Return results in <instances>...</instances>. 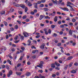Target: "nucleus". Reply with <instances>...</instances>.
<instances>
[{"mask_svg": "<svg viewBox=\"0 0 78 78\" xmlns=\"http://www.w3.org/2000/svg\"><path fill=\"white\" fill-rule=\"evenodd\" d=\"M27 65H30L31 64V63L30 62H28L27 63Z\"/></svg>", "mask_w": 78, "mask_h": 78, "instance_id": "nucleus-63", "label": "nucleus"}, {"mask_svg": "<svg viewBox=\"0 0 78 78\" xmlns=\"http://www.w3.org/2000/svg\"><path fill=\"white\" fill-rule=\"evenodd\" d=\"M74 65L75 66H77L78 65V63L77 62H76L75 63Z\"/></svg>", "mask_w": 78, "mask_h": 78, "instance_id": "nucleus-47", "label": "nucleus"}, {"mask_svg": "<svg viewBox=\"0 0 78 78\" xmlns=\"http://www.w3.org/2000/svg\"><path fill=\"white\" fill-rule=\"evenodd\" d=\"M14 28L15 29H18L19 28V27H18V25H16L15 26Z\"/></svg>", "mask_w": 78, "mask_h": 78, "instance_id": "nucleus-31", "label": "nucleus"}, {"mask_svg": "<svg viewBox=\"0 0 78 78\" xmlns=\"http://www.w3.org/2000/svg\"><path fill=\"white\" fill-rule=\"evenodd\" d=\"M73 58V57L72 56H70L68 58V60H71Z\"/></svg>", "mask_w": 78, "mask_h": 78, "instance_id": "nucleus-25", "label": "nucleus"}, {"mask_svg": "<svg viewBox=\"0 0 78 78\" xmlns=\"http://www.w3.org/2000/svg\"><path fill=\"white\" fill-rule=\"evenodd\" d=\"M20 39H22V40H23V39H24V36H21Z\"/></svg>", "mask_w": 78, "mask_h": 78, "instance_id": "nucleus-35", "label": "nucleus"}, {"mask_svg": "<svg viewBox=\"0 0 78 78\" xmlns=\"http://www.w3.org/2000/svg\"><path fill=\"white\" fill-rule=\"evenodd\" d=\"M44 46H45V43H43L41 45L40 48H41V49H44Z\"/></svg>", "mask_w": 78, "mask_h": 78, "instance_id": "nucleus-5", "label": "nucleus"}, {"mask_svg": "<svg viewBox=\"0 0 78 78\" xmlns=\"http://www.w3.org/2000/svg\"><path fill=\"white\" fill-rule=\"evenodd\" d=\"M56 36H58V35L54 33L53 35V37H56Z\"/></svg>", "mask_w": 78, "mask_h": 78, "instance_id": "nucleus-20", "label": "nucleus"}, {"mask_svg": "<svg viewBox=\"0 0 78 78\" xmlns=\"http://www.w3.org/2000/svg\"><path fill=\"white\" fill-rule=\"evenodd\" d=\"M34 7L35 9H37V3H34Z\"/></svg>", "mask_w": 78, "mask_h": 78, "instance_id": "nucleus-4", "label": "nucleus"}, {"mask_svg": "<svg viewBox=\"0 0 78 78\" xmlns=\"http://www.w3.org/2000/svg\"><path fill=\"white\" fill-rule=\"evenodd\" d=\"M55 64L57 67H59V66H61V64H60L57 63V62H55Z\"/></svg>", "mask_w": 78, "mask_h": 78, "instance_id": "nucleus-10", "label": "nucleus"}, {"mask_svg": "<svg viewBox=\"0 0 78 78\" xmlns=\"http://www.w3.org/2000/svg\"><path fill=\"white\" fill-rule=\"evenodd\" d=\"M55 69H56V70H59V69H60V68L58 67H56Z\"/></svg>", "mask_w": 78, "mask_h": 78, "instance_id": "nucleus-37", "label": "nucleus"}, {"mask_svg": "<svg viewBox=\"0 0 78 78\" xmlns=\"http://www.w3.org/2000/svg\"><path fill=\"white\" fill-rule=\"evenodd\" d=\"M72 64H73V62H71L70 64L69 65V67H71L72 66Z\"/></svg>", "mask_w": 78, "mask_h": 78, "instance_id": "nucleus-43", "label": "nucleus"}, {"mask_svg": "<svg viewBox=\"0 0 78 78\" xmlns=\"http://www.w3.org/2000/svg\"><path fill=\"white\" fill-rule=\"evenodd\" d=\"M21 48L23 51L25 49V47H21Z\"/></svg>", "mask_w": 78, "mask_h": 78, "instance_id": "nucleus-36", "label": "nucleus"}, {"mask_svg": "<svg viewBox=\"0 0 78 78\" xmlns=\"http://www.w3.org/2000/svg\"><path fill=\"white\" fill-rule=\"evenodd\" d=\"M10 30H11V31H14V28H13V27L10 28Z\"/></svg>", "mask_w": 78, "mask_h": 78, "instance_id": "nucleus-45", "label": "nucleus"}, {"mask_svg": "<svg viewBox=\"0 0 78 78\" xmlns=\"http://www.w3.org/2000/svg\"><path fill=\"white\" fill-rule=\"evenodd\" d=\"M68 66H69V65H67L65 66L64 68V69L65 70H67V69L68 68Z\"/></svg>", "mask_w": 78, "mask_h": 78, "instance_id": "nucleus-23", "label": "nucleus"}, {"mask_svg": "<svg viewBox=\"0 0 78 78\" xmlns=\"http://www.w3.org/2000/svg\"><path fill=\"white\" fill-rule=\"evenodd\" d=\"M37 10L36 9H34V13H36V12H37Z\"/></svg>", "mask_w": 78, "mask_h": 78, "instance_id": "nucleus-44", "label": "nucleus"}, {"mask_svg": "<svg viewBox=\"0 0 78 78\" xmlns=\"http://www.w3.org/2000/svg\"><path fill=\"white\" fill-rule=\"evenodd\" d=\"M41 1L42 3H45L46 2V0H41Z\"/></svg>", "mask_w": 78, "mask_h": 78, "instance_id": "nucleus-48", "label": "nucleus"}, {"mask_svg": "<svg viewBox=\"0 0 78 78\" xmlns=\"http://www.w3.org/2000/svg\"><path fill=\"white\" fill-rule=\"evenodd\" d=\"M20 41V40H18V41H15L14 42L15 44H17L18 42H19Z\"/></svg>", "mask_w": 78, "mask_h": 78, "instance_id": "nucleus-38", "label": "nucleus"}, {"mask_svg": "<svg viewBox=\"0 0 78 78\" xmlns=\"http://www.w3.org/2000/svg\"><path fill=\"white\" fill-rule=\"evenodd\" d=\"M14 11V9H12V8H11L10 10V12H12Z\"/></svg>", "mask_w": 78, "mask_h": 78, "instance_id": "nucleus-40", "label": "nucleus"}, {"mask_svg": "<svg viewBox=\"0 0 78 78\" xmlns=\"http://www.w3.org/2000/svg\"><path fill=\"white\" fill-rule=\"evenodd\" d=\"M57 14H59V15L61 14V13L59 12H57Z\"/></svg>", "mask_w": 78, "mask_h": 78, "instance_id": "nucleus-49", "label": "nucleus"}, {"mask_svg": "<svg viewBox=\"0 0 78 78\" xmlns=\"http://www.w3.org/2000/svg\"><path fill=\"white\" fill-rule=\"evenodd\" d=\"M45 19H50V17L47 16L45 17Z\"/></svg>", "mask_w": 78, "mask_h": 78, "instance_id": "nucleus-29", "label": "nucleus"}, {"mask_svg": "<svg viewBox=\"0 0 78 78\" xmlns=\"http://www.w3.org/2000/svg\"><path fill=\"white\" fill-rule=\"evenodd\" d=\"M43 6H44V4H41L39 6V7H40L41 8L43 7Z\"/></svg>", "mask_w": 78, "mask_h": 78, "instance_id": "nucleus-39", "label": "nucleus"}, {"mask_svg": "<svg viewBox=\"0 0 78 78\" xmlns=\"http://www.w3.org/2000/svg\"><path fill=\"white\" fill-rule=\"evenodd\" d=\"M12 74V70H11L9 72V73L7 74L8 77H10V76H11Z\"/></svg>", "mask_w": 78, "mask_h": 78, "instance_id": "nucleus-2", "label": "nucleus"}, {"mask_svg": "<svg viewBox=\"0 0 78 78\" xmlns=\"http://www.w3.org/2000/svg\"><path fill=\"white\" fill-rule=\"evenodd\" d=\"M54 22H56L58 21V16H55V17L54 18Z\"/></svg>", "mask_w": 78, "mask_h": 78, "instance_id": "nucleus-12", "label": "nucleus"}, {"mask_svg": "<svg viewBox=\"0 0 78 78\" xmlns=\"http://www.w3.org/2000/svg\"><path fill=\"white\" fill-rule=\"evenodd\" d=\"M71 72L72 73H76V71L74 69H73L71 71Z\"/></svg>", "mask_w": 78, "mask_h": 78, "instance_id": "nucleus-14", "label": "nucleus"}, {"mask_svg": "<svg viewBox=\"0 0 78 78\" xmlns=\"http://www.w3.org/2000/svg\"><path fill=\"white\" fill-rule=\"evenodd\" d=\"M43 18V15H41L40 16V18H39V20H42Z\"/></svg>", "mask_w": 78, "mask_h": 78, "instance_id": "nucleus-21", "label": "nucleus"}, {"mask_svg": "<svg viewBox=\"0 0 78 78\" xmlns=\"http://www.w3.org/2000/svg\"><path fill=\"white\" fill-rule=\"evenodd\" d=\"M28 9L27 8V7H26L25 8V12H27V11H28Z\"/></svg>", "mask_w": 78, "mask_h": 78, "instance_id": "nucleus-24", "label": "nucleus"}, {"mask_svg": "<svg viewBox=\"0 0 78 78\" xmlns=\"http://www.w3.org/2000/svg\"><path fill=\"white\" fill-rule=\"evenodd\" d=\"M55 15V14H53V13H49V16H54Z\"/></svg>", "mask_w": 78, "mask_h": 78, "instance_id": "nucleus-18", "label": "nucleus"}, {"mask_svg": "<svg viewBox=\"0 0 78 78\" xmlns=\"http://www.w3.org/2000/svg\"><path fill=\"white\" fill-rule=\"evenodd\" d=\"M7 33H8V34H9L11 33V31H10V30H8L7 31Z\"/></svg>", "mask_w": 78, "mask_h": 78, "instance_id": "nucleus-54", "label": "nucleus"}, {"mask_svg": "<svg viewBox=\"0 0 78 78\" xmlns=\"http://www.w3.org/2000/svg\"><path fill=\"white\" fill-rule=\"evenodd\" d=\"M28 43L29 44H27V45H28L29 46H30V44H31V40H30L29 39L27 41Z\"/></svg>", "mask_w": 78, "mask_h": 78, "instance_id": "nucleus-8", "label": "nucleus"}, {"mask_svg": "<svg viewBox=\"0 0 78 78\" xmlns=\"http://www.w3.org/2000/svg\"><path fill=\"white\" fill-rule=\"evenodd\" d=\"M30 14L32 15H34V12H31Z\"/></svg>", "mask_w": 78, "mask_h": 78, "instance_id": "nucleus-42", "label": "nucleus"}, {"mask_svg": "<svg viewBox=\"0 0 78 78\" xmlns=\"http://www.w3.org/2000/svg\"><path fill=\"white\" fill-rule=\"evenodd\" d=\"M19 37V36L18 35H16V37H15L14 38L15 40H17V38Z\"/></svg>", "mask_w": 78, "mask_h": 78, "instance_id": "nucleus-33", "label": "nucleus"}, {"mask_svg": "<svg viewBox=\"0 0 78 78\" xmlns=\"http://www.w3.org/2000/svg\"><path fill=\"white\" fill-rule=\"evenodd\" d=\"M69 35L70 36H73L72 34L73 33V31L71 30H69Z\"/></svg>", "mask_w": 78, "mask_h": 78, "instance_id": "nucleus-3", "label": "nucleus"}, {"mask_svg": "<svg viewBox=\"0 0 78 78\" xmlns=\"http://www.w3.org/2000/svg\"><path fill=\"white\" fill-rule=\"evenodd\" d=\"M69 25H70V26H73V23H69Z\"/></svg>", "mask_w": 78, "mask_h": 78, "instance_id": "nucleus-57", "label": "nucleus"}, {"mask_svg": "<svg viewBox=\"0 0 78 78\" xmlns=\"http://www.w3.org/2000/svg\"><path fill=\"white\" fill-rule=\"evenodd\" d=\"M29 21H30V19H26V22H29Z\"/></svg>", "mask_w": 78, "mask_h": 78, "instance_id": "nucleus-50", "label": "nucleus"}, {"mask_svg": "<svg viewBox=\"0 0 78 78\" xmlns=\"http://www.w3.org/2000/svg\"><path fill=\"white\" fill-rule=\"evenodd\" d=\"M32 57V58L34 59L36 58V55H34Z\"/></svg>", "mask_w": 78, "mask_h": 78, "instance_id": "nucleus-61", "label": "nucleus"}, {"mask_svg": "<svg viewBox=\"0 0 78 78\" xmlns=\"http://www.w3.org/2000/svg\"><path fill=\"white\" fill-rule=\"evenodd\" d=\"M58 23L59 25H61V20H59L58 21Z\"/></svg>", "mask_w": 78, "mask_h": 78, "instance_id": "nucleus-30", "label": "nucleus"}, {"mask_svg": "<svg viewBox=\"0 0 78 78\" xmlns=\"http://www.w3.org/2000/svg\"><path fill=\"white\" fill-rule=\"evenodd\" d=\"M44 31L45 32V34H46V35H48V32H47V29H44Z\"/></svg>", "mask_w": 78, "mask_h": 78, "instance_id": "nucleus-11", "label": "nucleus"}, {"mask_svg": "<svg viewBox=\"0 0 78 78\" xmlns=\"http://www.w3.org/2000/svg\"><path fill=\"white\" fill-rule=\"evenodd\" d=\"M52 2L54 4H55V3H56V4H57V2H58V1H57V0H55V1H54V0H52Z\"/></svg>", "mask_w": 78, "mask_h": 78, "instance_id": "nucleus-17", "label": "nucleus"}, {"mask_svg": "<svg viewBox=\"0 0 78 78\" xmlns=\"http://www.w3.org/2000/svg\"><path fill=\"white\" fill-rule=\"evenodd\" d=\"M19 13L20 14H23L22 12V11L19 12Z\"/></svg>", "mask_w": 78, "mask_h": 78, "instance_id": "nucleus-64", "label": "nucleus"}, {"mask_svg": "<svg viewBox=\"0 0 78 78\" xmlns=\"http://www.w3.org/2000/svg\"><path fill=\"white\" fill-rule=\"evenodd\" d=\"M15 5H15V6L16 7H19V4H15Z\"/></svg>", "mask_w": 78, "mask_h": 78, "instance_id": "nucleus-55", "label": "nucleus"}, {"mask_svg": "<svg viewBox=\"0 0 78 78\" xmlns=\"http://www.w3.org/2000/svg\"><path fill=\"white\" fill-rule=\"evenodd\" d=\"M5 11H2V12H0V14H1V15H3V14H5Z\"/></svg>", "mask_w": 78, "mask_h": 78, "instance_id": "nucleus-15", "label": "nucleus"}, {"mask_svg": "<svg viewBox=\"0 0 78 78\" xmlns=\"http://www.w3.org/2000/svg\"><path fill=\"white\" fill-rule=\"evenodd\" d=\"M61 5H65V4H64V2H63L61 3Z\"/></svg>", "mask_w": 78, "mask_h": 78, "instance_id": "nucleus-56", "label": "nucleus"}, {"mask_svg": "<svg viewBox=\"0 0 78 78\" xmlns=\"http://www.w3.org/2000/svg\"><path fill=\"white\" fill-rule=\"evenodd\" d=\"M27 3H28V6H31L33 5V4H31V2L29 1L27 2Z\"/></svg>", "mask_w": 78, "mask_h": 78, "instance_id": "nucleus-9", "label": "nucleus"}, {"mask_svg": "<svg viewBox=\"0 0 78 78\" xmlns=\"http://www.w3.org/2000/svg\"><path fill=\"white\" fill-rule=\"evenodd\" d=\"M25 75L26 76H29L30 75H31V73L30 72H27L26 74Z\"/></svg>", "mask_w": 78, "mask_h": 78, "instance_id": "nucleus-7", "label": "nucleus"}, {"mask_svg": "<svg viewBox=\"0 0 78 78\" xmlns=\"http://www.w3.org/2000/svg\"><path fill=\"white\" fill-rule=\"evenodd\" d=\"M23 34L24 35L25 37H28V36H29V35H28V34L25 32H23Z\"/></svg>", "mask_w": 78, "mask_h": 78, "instance_id": "nucleus-1", "label": "nucleus"}, {"mask_svg": "<svg viewBox=\"0 0 78 78\" xmlns=\"http://www.w3.org/2000/svg\"><path fill=\"white\" fill-rule=\"evenodd\" d=\"M48 33L49 34H51V30L50 29L48 30Z\"/></svg>", "mask_w": 78, "mask_h": 78, "instance_id": "nucleus-22", "label": "nucleus"}, {"mask_svg": "<svg viewBox=\"0 0 78 78\" xmlns=\"http://www.w3.org/2000/svg\"><path fill=\"white\" fill-rule=\"evenodd\" d=\"M3 23L4 25H5V26H7V25H8V23H7V22L6 21H4Z\"/></svg>", "mask_w": 78, "mask_h": 78, "instance_id": "nucleus-27", "label": "nucleus"}, {"mask_svg": "<svg viewBox=\"0 0 78 78\" xmlns=\"http://www.w3.org/2000/svg\"><path fill=\"white\" fill-rule=\"evenodd\" d=\"M5 66L6 69H7V70H9V66H7V65H6Z\"/></svg>", "mask_w": 78, "mask_h": 78, "instance_id": "nucleus-32", "label": "nucleus"}, {"mask_svg": "<svg viewBox=\"0 0 78 78\" xmlns=\"http://www.w3.org/2000/svg\"><path fill=\"white\" fill-rule=\"evenodd\" d=\"M44 9L45 11H48V9L47 8H44L43 9Z\"/></svg>", "mask_w": 78, "mask_h": 78, "instance_id": "nucleus-26", "label": "nucleus"}, {"mask_svg": "<svg viewBox=\"0 0 78 78\" xmlns=\"http://www.w3.org/2000/svg\"><path fill=\"white\" fill-rule=\"evenodd\" d=\"M73 37L74 38H76V36L75 34H73Z\"/></svg>", "mask_w": 78, "mask_h": 78, "instance_id": "nucleus-53", "label": "nucleus"}, {"mask_svg": "<svg viewBox=\"0 0 78 78\" xmlns=\"http://www.w3.org/2000/svg\"><path fill=\"white\" fill-rule=\"evenodd\" d=\"M39 65L40 66V68L42 69V66H43V65H42V64H41V63H40L39 64Z\"/></svg>", "mask_w": 78, "mask_h": 78, "instance_id": "nucleus-34", "label": "nucleus"}, {"mask_svg": "<svg viewBox=\"0 0 78 78\" xmlns=\"http://www.w3.org/2000/svg\"><path fill=\"white\" fill-rule=\"evenodd\" d=\"M62 2V0H59L58 1V3L59 4H60L61 3V2Z\"/></svg>", "mask_w": 78, "mask_h": 78, "instance_id": "nucleus-60", "label": "nucleus"}, {"mask_svg": "<svg viewBox=\"0 0 78 78\" xmlns=\"http://www.w3.org/2000/svg\"><path fill=\"white\" fill-rule=\"evenodd\" d=\"M63 10L65 11H69V9L67 8H64Z\"/></svg>", "mask_w": 78, "mask_h": 78, "instance_id": "nucleus-19", "label": "nucleus"}, {"mask_svg": "<svg viewBox=\"0 0 78 78\" xmlns=\"http://www.w3.org/2000/svg\"><path fill=\"white\" fill-rule=\"evenodd\" d=\"M63 32L62 31H61L59 32V34H60V35H62V34H63Z\"/></svg>", "mask_w": 78, "mask_h": 78, "instance_id": "nucleus-46", "label": "nucleus"}, {"mask_svg": "<svg viewBox=\"0 0 78 78\" xmlns=\"http://www.w3.org/2000/svg\"><path fill=\"white\" fill-rule=\"evenodd\" d=\"M72 21L73 22H75L76 21V20L75 19L73 18L72 19Z\"/></svg>", "mask_w": 78, "mask_h": 78, "instance_id": "nucleus-41", "label": "nucleus"}, {"mask_svg": "<svg viewBox=\"0 0 78 78\" xmlns=\"http://www.w3.org/2000/svg\"><path fill=\"white\" fill-rule=\"evenodd\" d=\"M21 66V64H18L17 65V67H19Z\"/></svg>", "mask_w": 78, "mask_h": 78, "instance_id": "nucleus-58", "label": "nucleus"}, {"mask_svg": "<svg viewBox=\"0 0 78 78\" xmlns=\"http://www.w3.org/2000/svg\"><path fill=\"white\" fill-rule=\"evenodd\" d=\"M20 6L21 7V8H23V9H25V5L23 4L20 5Z\"/></svg>", "mask_w": 78, "mask_h": 78, "instance_id": "nucleus-13", "label": "nucleus"}, {"mask_svg": "<svg viewBox=\"0 0 78 78\" xmlns=\"http://www.w3.org/2000/svg\"><path fill=\"white\" fill-rule=\"evenodd\" d=\"M41 3H42V1H39L37 2V4H41Z\"/></svg>", "mask_w": 78, "mask_h": 78, "instance_id": "nucleus-28", "label": "nucleus"}, {"mask_svg": "<svg viewBox=\"0 0 78 78\" xmlns=\"http://www.w3.org/2000/svg\"><path fill=\"white\" fill-rule=\"evenodd\" d=\"M60 27L61 28H63L64 27V25H62L60 26Z\"/></svg>", "mask_w": 78, "mask_h": 78, "instance_id": "nucleus-59", "label": "nucleus"}, {"mask_svg": "<svg viewBox=\"0 0 78 78\" xmlns=\"http://www.w3.org/2000/svg\"><path fill=\"white\" fill-rule=\"evenodd\" d=\"M51 67L52 68H53V69H55L56 66H55V63H52L51 65Z\"/></svg>", "mask_w": 78, "mask_h": 78, "instance_id": "nucleus-6", "label": "nucleus"}, {"mask_svg": "<svg viewBox=\"0 0 78 78\" xmlns=\"http://www.w3.org/2000/svg\"><path fill=\"white\" fill-rule=\"evenodd\" d=\"M26 18H27V16H23V19H26Z\"/></svg>", "mask_w": 78, "mask_h": 78, "instance_id": "nucleus-51", "label": "nucleus"}, {"mask_svg": "<svg viewBox=\"0 0 78 78\" xmlns=\"http://www.w3.org/2000/svg\"><path fill=\"white\" fill-rule=\"evenodd\" d=\"M17 22H18V23L19 24H21V21H17Z\"/></svg>", "mask_w": 78, "mask_h": 78, "instance_id": "nucleus-52", "label": "nucleus"}, {"mask_svg": "<svg viewBox=\"0 0 78 78\" xmlns=\"http://www.w3.org/2000/svg\"><path fill=\"white\" fill-rule=\"evenodd\" d=\"M16 73L17 75L20 76L22 74V73L20 72H16Z\"/></svg>", "mask_w": 78, "mask_h": 78, "instance_id": "nucleus-16", "label": "nucleus"}, {"mask_svg": "<svg viewBox=\"0 0 78 78\" xmlns=\"http://www.w3.org/2000/svg\"><path fill=\"white\" fill-rule=\"evenodd\" d=\"M51 27L52 28H54L55 27V26L54 25H52L51 26Z\"/></svg>", "mask_w": 78, "mask_h": 78, "instance_id": "nucleus-62", "label": "nucleus"}]
</instances>
